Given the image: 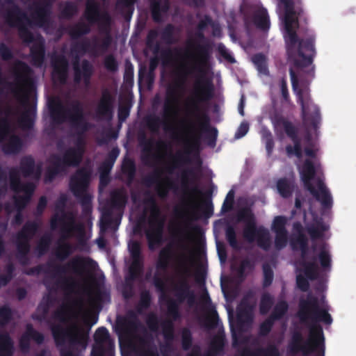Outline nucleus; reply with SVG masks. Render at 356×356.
I'll return each instance as SVG.
<instances>
[{
	"mask_svg": "<svg viewBox=\"0 0 356 356\" xmlns=\"http://www.w3.org/2000/svg\"><path fill=\"white\" fill-rule=\"evenodd\" d=\"M187 46L195 50L187 55L193 63L190 67H184L180 70L174 81L167 86L163 107V116L170 119L177 115L179 103L178 92L183 90L187 76L197 73L198 76L186 104V111L188 114L197 118L200 130L204 133V140L207 145L214 147L218 131L211 125L209 115L202 108V104L209 102L214 97V85L211 80L204 76V67L207 66L211 56L210 47L207 44H195L193 40H188Z\"/></svg>",
	"mask_w": 356,
	"mask_h": 356,
	"instance_id": "f257e3e1",
	"label": "nucleus"
},
{
	"mask_svg": "<svg viewBox=\"0 0 356 356\" xmlns=\"http://www.w3.org/2000/svg\"><path fill=\"white\" fill-rule=\"evenodd\" d=\"M298 316L304 323H309V334L304 340L299 330L291 333L289 343V351L291 355L301 353L303 355L314 354L315 356H325V336L319 323L330 325L332 317L329 314L327 306L321 307L318 298L309 294L305 299H300L298 305Z\"/></svg>",
	"mask_w": 356,
	"mask_h": 356,
	"instance_id": "f03ea898",
	"label": "nucleus"
},
{
	"mask_svg": "<svg viewBox=\"0 0 356 356\" xmlns=\"http://www.w3.org/2000/svg\"><path fill=\"white\" fill-rule=\"evenodd\" d=\"M279 5L283 6L284 9V38L289 59L298 70L311 67L307 74L314 76V66L312 63L316 55V37L314 34L309 33L305 38L300 39L296 31L298 26V18L303 14V10L299 7L296 8L293 0H279Z\"/></svg>",
	"mask_w": 356,
	"mask_h": 356,
	"instance_id": "7ed1b4c3",
	"label": "nucleus"
},
{
	"mask_svg": "<svg viewBox=\"0 0 356 356\" xmlns=\"http://www.w3.org/2000/svg\"><path fill=\"white\" fill-rule=\"evenodd\" d=\"M105 27L102 31L105 33L104 37L100 40L97 36H93L90 40L85 38L79 42L73 43L71 47V52L74 56L72 67L74 70V81L75 83L83 82L86 87L90 84L91 78L94 74V67L87 59H83L80 63L79 54H90L94 56H98L105 53L112 42V37L110 33L111 18L108 15L104 17Z\"/></svg>",
	"mask_w": 356,
	"mask_h": 356,
	"instance_id": "20e7f679",
	"label": "nucleus"
},
{
	"mask_svg": "<svg viewBox=\"0 0 356 356\" xmlns=\"http://www.w3.org/2000/svg\"><path fill=\"white\" fill-rule=\"evenodd\" d=\"M93 262L90 258L75 257L64 265L54 264L47 262L46 267L39 264L26 271L28 275H38L41 273L51 274L53 277H58L56 285L66 293H72L77 286V283L72 277L63 276L69 271L81 275L86 268Z\"/></svg>",
	"mask_w": 356,
	"mask_h": 356,
	"instance_id": "39448f33",
	"label": "nucleus"
},
{
	"mask_svg": "<svg viewBox=\"0 0 356 356\" xmlns=\"http://www.w3.org/2000/svg\"><path fill=\"white\" fill-rule=\"evenodd\" d=\"M70 107H66L59 99H53L49 102V108L54 122L62 124L68 122L72 127L76 129V141L74 148L79 147L84 154L83 134L89 129V123L84 117L83 108L79 100H73L69 103Z\"/></svg>",
	"mask_w": 356,
	"mask_h": 356,
	"instance_id": "423d86ee",
	"label": "nucleus"
},
{
	"mask_svg": "<svg viewBox=\"0 0 356 356\" xmlns=\"http://www.w3.org/2000/svg\"><path fill=\"white\" fill-rule=\"evenodd\" d=\"M50 330L60 356H77L74 351L78 350L79 348L85 349L88 345V330H85L76 323L67 327L60 323H52Z\"/></svg>",
	"mask_w": 356,
	"mask_h": 356,
	"instance_id": "0eeeda50",
	"label": "nucleus"
},
{
	"mask_svg": "<svg viewBox=\"0 0 356 356\" xmlns=\"http://www.w3.org/2000/svg\"><path fill=\"white\" fill-rule=\"evenodd\" d=\"M292 89L297 96V102L300 105L303 124L307 127L304 135L307 145L314 146L312 135L309 129L314 130L318 128L321 122V113L318 106L315 104L308 90L298 88V76L292 68L289 70Z\"/></svg>",
	"mask_w": 356,
	"mask_h": 356,
	"instance_id": "6e6552de",
	"label": "nucleus"
},
{
	"mask_svg": "<svg viewBox=\"0 0 356 356\" xmlns=\"http://www.w3.org/2000/svg\"><path fill=\"white\" fill-rule=\"evenodd\" d=\"M179 261L180 279L173 286L177 301L170 299L167 304L168 314L175 321L181 317L179 303H182L185 300H187L188 304L193 305L195 302V293L191 289L188 280V278L191 275V270L188 266L191 258L186 254H181L179 257Z\"/></svg>",
	"mask_w": 356,
	"mask_h": 356,
	"instance_id": "1a4fd4ad",
	"label": "nucleus"
},
{
	"mask_svg": "<svg viewBox=\"0 0 356 356\" xmlns=\"http://www.w3.org/2000/svg\"><path fill=\"white\" fill-rule=\"evenodd\" d=\"M127 202L128 194L124 188L111 191L107 206L104 208L100 219L101 231L104 232L113 225H120Z\"/></svg>",
	"mask_w": 356,
	"mask_h": 356,
	"instance_id": "9d476101",
	"label": "nucleus"
},
{
	"mask_svg": "<svg viewBox=\"0 0 356 356\" xmlns=\"http://www.w3.org/2000/svg\"><path fill=\"white\" fill-rule=\"evenodd\" d=\"M14 83H8L11 93L23 103L29 102V95L33 89V81L31 79L33 70L24 61L17 60L11 70Z\"/></svg>",
	"mask_w": 356,
	"mask_h": 356,
	"instance_id": "9b49d317",
	"label": "nucleus"
},
{
	"mask_svg": "<svg viewBox=\"0 0 356 356\" xmlns=\"http://www.w3.org/2000/svg\"><path fill=\"white\" fill-rule=\"evenodd\" d=\"M316 174V168L314 162L306 159L300 170L301 181L304 187L307 190L317 201L320 202L323 209H330L332 206V198L328 189L324 184L322 179L318 178L316 184L318 189H316L312 183Z\"/></svg>",
	"mask_w": 356,
	"mask_h": 356,
	"instance_id": "f8f14e48",
	"label": "nucleus"
},
{
	"mask_svg": "<svg viewBox=\"0 0 356 356\" xmlns=\"http://www.w3.org/2000/svg\"><path fill=\"white\" fill-rule=\"evenodd\" d=\"M237 222H245L243 236L250 243L257 241L259 247L268 250L270 247V237L268 230L264 226L257 227L254 213L249 207L241 209L236 213Z\"/></svg>",
	"mask_w": 356,
	"mask_h": 356,
	"instance_id": "ddd939ff",
	"label": "nucleus"
},
{
	"mask_svg": "<svg viewBox=\"0 0 356 356\" xmlns=\"http://www.w3.org/2000/svg\"><path fill=\"white\" fill-rule=\"evenodd\" d=\"M11 7L6 10L3 18L10 27L17 28L19 38L25 44L33 43L35 40L33 34L27 27L31 24L27 14L13 0H6Z\"/></svg>",
	"mask_w": 356,
	"mask_h": 356,
	"instance_id": "4468645a",
	"label": "nucleus"
},
{
	"mask_svg": "<svg viewBox=\"0 0 356 356\" xmlns=\"http://www.w3.org/2000/svg\"><path fill=\"white\" fill-rule=\"evenodd\" d=\"M40 228L36 221H27L15 236L14 243L16 247V258L22 265L29 262V254L31 251V241Z\"/></svg>",
	"mask_w": 356,
	"mask_h": 356,
	"instance_id": "2eb2a0df",
	"label": "nucleus"
},
{
	"mask_svg": "<svg viewBox=\"0 0 356 356\" xmlns=\"http://www.w3.org/2000/svg\"><path fill=\"white\" fill-rule=\"evenodd\" d=\"M253 306L249 302L248 296L241 300L236 310V322L234 327L231 324L233 346H236L243 341L241 340L242 334L250 327L252 320Z\"/></svg>",
	"mask_w": 356,
	"mask_h": 356,
	"instance_id": "dca6fc26",
	"label": "nucleus"
},
{
	"mask_svg": "<svg viewBox=\"0 0 356 356\" xmlns=\"http://www.w3.org/2000/svg\"><path fill=\"white\" fill-rule=\"evenodd\" d=\"M291 247L293 251L300 250L301 252L300 266L303 268V273L310 280H314L318 276V266L316 258L314 257L312 261H307L309 241L307 236L300 230L298 236L291 241Z\"/></svg>",
	"mask_w": 356,
	"mask_h": 356,
	"instance_id": "f3484780",
	"label": "nucleus"
},
{
	"mask_svg": "<svg viewBox=\"0 0 356 356\" xmlns=\"http://www.w3.org/2000/svg\"><path fill=\"white\" fill-rule=\"evenodd\" d=\"M9 181L10 189L16 193L24 192V195L13 197L14 205L17 211H22L29 203L31 197L35 190V186L32 182L23 183L15 167L9 170Z\"/></svg>",
	"mask_w": 356,
	"mask_h": 356,
	"instance_id": "a211bd4d",
	"label": "nucleus"
},
{
	"mask_svg": "<svg viewBox=\"0 0 356 356\" xmlns=\"http://www.w3.org/2000/svg\"><path fill=\"white\" fill-rule=\"evenodd\" d=\"M149 211L148 227L145 234L149 249L154 250L163 242L164 220L161 217V212L159 205L150 207Z\"/></svg>",
	"mask_w": 356,
	"mask_h": 356,
	"instance_id": "6ab92c4d",
	"label": "nucleus"
},
{
	"mask_svg": "<svg viewBox=\"0 0 356 356\" xmlns=\"http://www.w3.org/2000/svg\"><path fill=\"white\" fill-rule=\"evenodd\" d=\"M241 13L246 29H249L254 25L257 29L264 32L269 30L270 22L266 8L256 5L245 4L241 8Z\"/></svg>",
	"mask_w": 356,
	"mask_h": 356,
	"instance_id": "aec40b11",
	"label": "nucleus"
},
{
	"mask_svg": "<svg viewBox=\"0 0 356 356\" xmlns=\"http://www.w3.org/2000/svg\"><path fill=\"white\" fill-rule=\"evenodd\" d=\"M273 124L275 131L280 127H282L286 136L292 140L293 145H287L286 146V153L289 157L295 155L300 159L302 156V149L301 141L298 136V128L286 118L282 115H276L273 118Z\"/></svg>",
	"mask_w": 356,
	"mask_h": 356,
	"instance_id": "412c9836",
	"label": "nucleus"
},
{
	"mask_svg": "<svg viewBox=\"0 0 356 356\" xmlns=\"http://www.w3.org/2000/svg\"><path fill=\"white\" fill-rule=\"evenodd\" d=\"M163 171L160 169H156L152 174L144 179V184L147 186H151L156 184L155 191L157 195L165 199L168 197L170 191H177L178 186L177 183L170 177H165L161 181V176Z\"/></svg>",
	"mask_w": 356,
	"mask_h": 356,
	"instance_id": "4be33fe9",
	"label": "nucleus"
},
{
	"mask_svg": "<svg viewBox=\"0 0 356 356\" xmlns=\"http://www.w3.org/2000/svg\"><path fill=\"white\" fill-rule=\"evenodd\" d=\"M115 102L114 95L108 89H104L95 108L96 117L100 120L111 121L114 115Z\"/></svg>",
	"mask_w": 356,
	"mask_h": 356,
	"instance_id": "5701e85b",
	"label": "nucleus"
},
{
	"mask_svg": "<svg viewBox=\"0 0 356 356\" xmlns=\"http://www.w3.org/2000/svg\"><path fill=\"white\" fill-rule=\"evenodd\" d=\"M73 231H75V227L72 224V227L66 225L61 227L60 237L57 241V245L54 251V256L60 261L67 259L74 251L73 245L67 241L72 236Z\"/></svg>",
	"mask_w": 356,
	"mask_h": 356,
	"instance_id": "b1692460",
	"label": "nucleus"
},
{
	"mask_svg": "<svg viewBox=\"0 0 356 356\" xmlns=\"http://www.w3.org/2000/svg\"><path fill=\"white\" fill-rule=\"evenodd\" d=\"M51 3L49 0L35 1L30 10H32V17L35 24L40 26H44L48 24L51 14Z\"/></svg>",
	"mask_w": 356,
	"mask_h": 356,
	"instance_id": "393cba45",
	"label": "nucleus"
},
{
	"mask_svg": "<svg viewBox=\"0 0 356 356\" xmlns=\"http://www.w3.org/2000/svg\"><path fill=\"white\" fill-rule=\"evenodd\" d=\"M83 151L79 148L68 147L63 153L62 156L58 154L51 155V159H56L66 170L68 167H77L83 159Z\"/></svg>",
	"mask_w": 356,
	"mask_h": 356,
	"instance_id": "a878e982",
	"label": "nucleus"
},
{
	"mask_svg": "<svg viewBox=\"0 0 356 356\" xmlns=\"http://www.w3.org/2000/svg\"><path fill=\"white\" fill-rule=\"evenodd\" d=\"M91 171L87 168L78 169L70 179V188L77 195L81 191H86L90 180Z\"/></svg>",
	"mask_w": 356,
	"mask_h": 356,
	"instance_id": "bb28decb",
	"label": "nucleus"
},
{
	"mask_svg": "<svg viewBox=\"0 0 356 356\" xmlns=\"http://www.w3.org/2000/svg\"><path fill=\"white\" fill-rule=\"evenodd\" d=\"M52 77L60 84L66 83L68 77L69 62L64 55H58L51 60Z\"/></svg>",
	"mask_w": 356,
	"mask_h": 356,
	"instance_id": "cd10ccee",
	"label": "nucleus"
},
{
	"mask_svg": "<svg viewBox=\"0 0 356 356\" xmlns=\"http://www.w3.org/2000/svg\"><path fill=\"white\" fill-rule=\"evenodd\" d=\"M18 172H21L24 177H33L38 179L42 173V167L40 165L36 166L35 161L31 156H25L22 157L19 162V168H16ZM20 176V175L19 174Z\"/></svg>",
	"mask_w": 356,
	"mask_h": 356,
	"instance_id": "c85d7f7f",
	"label": "nucleus"
},
{
	"mask_svg": "<svg viewBox=\"0 0 356 356\" xmlns=\"http://www.w3.org/2000/svg\"><path fill=\"white\" fill-rule=\"evenodd\" d=\"M139 143L143 147V156L142 160L147 165H152L149 162L152 159L156 163H159L161 159V156L159 154H153V146L155 143L153 138H147L145 134L139 136Z\"/></svg>",
	"mask_w": 356,
	"mask_h": 356,
	"instance_id": "c756f323",
	"label": "nucleus"
},
{
	"mask_svg": "<svg viewBox=\"0 0 356 356\" xmlns=\"http://www.w3.org/2000/svg\"><path fill=\"white\" fill-rule=\"evenodd\" d=\"M138 326V320L133 311H129L125 317L117 319L118 329L124 334H132L136 331Z\"/></svg>",
	"mask_w": 356,
	"mask_h": 356,
	"instance_id": "7c9ffc66",
	"label": "nucleus"
},
{
	"mask_svg": "<svg viewBox=\"0 0 356 356\" xmlns=\"http://www.w3.org/2000/svg\"><path fill=\"white\" fill-rule=\"evenodd\" d=\"M131 264L128 268V272L125 276V283L131 289L134 282L140 278L144 270L143 259H131Z\"/></svg>",
	"mask_w": 356,
	"mask_h": 356,
	"instance_id": "2f4dec72",
	"label": "nucleus"
},
{
	"mask_svg": "<svg viewBox=\"0 0 356 356\" xmlns=\"http://www.w3.org/2000/svg\"><path fill=\"white\" fill-rule=\"evenodd\" d=\"M211 191L207 192L204 195V199L202 200L201 206L193 210L191 213L192 220H197L200 218L199 209L202 211V214L206 218H209L213 216V205L211 200Z\"/></svg>",
	"mask_w": 356,
	"mask_h": 356,
	"instance_id": "473e14b6",
	"label": "nucleus"
},
{
	"mask_svg": "<svg viewBox=\"0 0 356 356\" xmlns=\"http://www.w3.org/2000/svg\"><path fill=\"white\" fill-rule=\"evenodd\" d=\"M45 44L43 39L34 42L30 47L31 64L36 67H41L45 60Z\"/></svg>",
	"mask_w": 356,
	"mask_h": 356,
	"instance_id": "72a5a7b5",
	"label": "nucleus"
},
{
	"mask_svg": "<svg viewBox=\"0 0 356 356\" xmlns=\"http://www.w3.org/2000/svg\"><path fill=\"white\" fill-rule=\"evenodd\" d=\"M170 8V0H150V10L152 19L157 23L162 22L163 15Z\"/></svg>",
	"mask_w": 356,
	"mask_h": 356,
	"instance_id": "f704fd0d",
	"label": "nucleus"
},
{
	"mask_svg": "<svg viewBox=\"0 0 356 356\" xmlns=\"http://www.w3.org/2000/svg\"><path fill=\"white\" fill-rule=\"evenodd\" d=\"M172 256L173 252L170 245L163 248L159 252L158 259L156 262V270L166 272L170 267Z\"/></svg>",
	"mask_w": 356,
	"mask_h": 356,
	"instance_id": "c9c22d12",
	"label": "nucleus"
},
{
	"mask_svg": "<svg viewBox=\"0 0 356 356\" xmlns=\"http://www.w3.org/2000/svg\"><path fill=\"white\" fill-rule=\"evenodd\" d=\"M14 342L8 332L0 333V356H13Z\"/></svg>",
	"mask_w": 356,
	"mask_h": 356,
	"instance_id": "e433bc0d",
	"label": "nucleus"
},
{
	"mask_svg": "<svg viewBox=\"0 0 356 356\" xmlns=\"http://www.w3.org/2000/svg\"><path fill=\"white\" fill-rule=\"evenodd\" d=\"M23 146V141L21 138L17 135H12L8 142L3 145L2 149L6 154H18Z\"/></svg>",
	"mask_w": 356,
	"mask_h": 356,
	"instance_id": "4c0bfd02",
	"label": "nucleus"
},
{
	"mask_svg": "<svg viewBox=\"0 0 356 356\" xmlns=\"http://www.w3.org/2000/svg\"><path fill=\"white\" fill-rule=\"evenodd\" d=\"M91 31L90 26L83 22H79L69 27L67 33L72 40H76L88 35Z\"/></svg>",
	"mask_w": 356,
	"mask_h": 356,
	"instance_id": "58836bf2",
	"label": "nucleus"
},
{
	"mask_svg": "<svg viewBox=\"0 0 356 356\" xmlns=\"http://www.w3.org/2000/svg\"><path fill=\"white\" fill-rule=\"evenodd\" d=\"M50 163L51 165L47 168L44 175V181L46 183L51 182L58 174L65 171L63 166L56 159H51V157L50 158Z\"/></svg>",
	"mask_w": 356,
	"mask_h": 356,
	"instance_id": "ea45409f",
	"label": "nucleus"
},
{
	"mask_svg": "<svg viewBox=\"0 0 356 356\" xmlns=\"http://www.w3.org/2000/svg\"><path fill=\"white\" fill-rule=\"evenodd\" d=\"M249 356H281L278 347L273 343H270L266 347H260L254 352H247Z\"/></svg>",
	"mask_w": 356,
	"mask_h": 356,
	"instance_id": "a19ab883",
	"label": "nucleus"
},
{
	"mask_svg": "<svg viewBox=\"0 0 356 356\" xmlns=\"http://www.w3.org/2000/svg\"><path fill=\"white\" fill-rule=\"evenodd\" d=\"M12 108L7 107L4 111L5 117L0 119V140H4L11 130V122L9 119Z\"/></svg>",
	"mask_w": 356,
	"mask_h": 356,
	"instance_id": "79ce46f5",
	"label": "nucleus"
},
{
	"mask_svg": "<svg viewBox=\"0 0 356 356\" xmlns=\"http://www.w3.org/2000/svg\"><path fill=\"white\" fill-rule=\"evenodd\" d=\"M78 12L76 4L72 1H65L60 5V17L65 19H70Z\"/></svg>",
	"mask_w": 356,
	"mask_h": 356,
	"instance_id": "37998d69",
	"label": "nucleus"
},
{
	"mask_svg": "<svg viewBox=\"0 0 356 356\" xmlns=\"http://www.w3.org/2000/svg\"><path fill=\"white\" fill-rule=\"evenodd\" d=\"M114 343L109 341L108 346L104 344H96L91 350V356H114Z\"/></svg>",
	"mask_w": 356,
	"mask_h": 356,
	"instance_id": "c03bdc74",
	"label": "nucleus"
},
{
	"mask_svg": "<svg viewBox=\"0 0 356 356\" xmlns=\"http://www.w3.org/2000/svg\"><path fill=\"white\" fill-rule=\"evenodd\" d=\"M321 268L325 270H330L331 268V255L327 248V244L323 243L320 245V251L318 254Z\"/></svg>",
	"mask_w": 356,
	"mask_h": 356,
	"instance_id": "a18cd8bd",
	"label": "nucleus"
},
{
	"mask_svg": "<svg viewBox=\"0 0 356 356\" xmlns=\"http://www.w3.org/2000/svg\"><path fill=\"white\" fill-rule=\"evenodd\" d=\"M85 15L88 21L91 23L96 22L99 18V8L95 0H87Z\"/></svg>",
	"mask_w": 356,
	"mask_h": 356,
	"instance_id": "49530a36",
	"label": "nucleus"
},
{
	"mask_svg": "<svg viewBox=\"0 0 356 356\" xmlns=\"http://www.w3.org/2000/svg\"><path fill=\"white\" fill-rule=\"evenodd\" d=\"M289 310V305L285 300L278 301L275 305L269 317L275 322L282 319Z\"/></svg>",
	"mask_w": 356,
	"mask_h": 356,
	"instance_id": "de8ad7c7",
	"label": "nucleus"
},
{
	"mask_svg": "<svg viewBox=\"0 0 356 356\" xmlns=\"http://www.w3.org/2000/svg\"><path fill=\"white\" fill-rule=\"evenodd\" d=\"M277 188L282 197L288 198L292 195L293 185L286 178H281L277 182Z\"/></svg>",
	"mask_w": 356,
	"mask_h": 356,
	"instance_id": "09e8293b",
	"label": "nucleus"
},
{
	"mask_svg": "<svg viewBox=\"0 0 356 356\" xmlns=\"http://www.w3.org/2000/svg\"><path fill=\"white\" fill-rule=\"evenodd\" d=\"M144 122L151 133L158 134L163 121L158 115L149 114L144 118Z\"/></svg>",
	"mask_w": 356,
	"mask_h": 356,
	"instance_id": "8fccbe9b",
	"label": "nucleus"
},
{
	"mask_svg": "<svg viewBox=\"0 0 356 356\" xmlns=\"http://www.w3.org/2000/svg\"><path fill=\"white\" fill-rule=\"evenodd\" d=\"M122 172L127 176L129 183H131L136 172V167L134 160L129 158L124 159L122 163Z\"/></svg>",
	"mask_w": 356,
	"mask_h": 356,
	"instance_id": "3c124183",
	"label": "nucleus"
},
{
	"mask_svg": "<svg viewBox=\"0 0 356 356\" xmlns=\"http://www.w3.org/2000/svg\"><path fill=\"white\" fill-rule=\"evenodd\" d=\"M67 218V214L63 213L60 216L58 212H56L50 219V227L52 230H55L58 228V224H62V227L66 225L67 227H72V224L75 227V230L78 229V226L75 225L74 220L71 218L69 223H65V220Z\"/></svg>",
	"mask_w": 356,
	"mask_h": 356,
	"instance_id": "603ef678",
	"label": "nucleus"
},
{
	"mask_svg": "<svg viewBox=\"0 0 356 356\" xmlns=\"http://www.w3.org/2000/svg\"><path fill=\"white\" fill-rule=\"evenodd\" d=\"M158 36L159 31L156 29H151L148 31L146 38V44L154 55H157L160 51V43L156 41Z\"/></svg>",
	"mask_w": 356,
	"mask_h": 356,
	"instance_id": "864d4df0",
	"label": "nucleus"
},
{
	"mask_svg": "<svg viewBox=\"0 0 356 356\" xmlns=\"http://www.w3.org/2000/svg\"><path fill=\"white\" fill-rule=\"evenodd\" d=\"M132 106L131 100L129 98L122 99L118 107V117L120 122H124L129 116L130 111Z\"/></svg>",
	"mask_w": 356,
	"mask_h": 356,
	"instance_id": "5fc2aeb1",
	"label": "nucleus"
},
{
	"mask_svg": "<svg viewBox=\"0 0 356 356\" xmlns=\"http://www.w3.org/2000/svg\"><path fill=\"white\" fill-rule=\"evenodd\" d=\"M74 197L79 201L83 213H88L92 209V197L86 193V191H81L77 195L76 193H72Z\"/></svg>",
	"mask_w": 356,
	"mask_h": 356,
	"instance_id": "6e6d98bb",
	"label": "nucleus"
},
{
	"mask_svg": "<svg viewBox=\"0 0 356 356\" xmlns=\"http://www.w3.org/2000/svg\"><path fill=\"white\" fill-rule=\"evenodd\" d=\"M274 305V298L269 293H264L260 299L259 312L261 315L267 314Z\"/></svg>",
	"mask_w": 356,
	"mask_h": 356,
	"instance_id": "4d7b16f0",
	"label": "nucleus"
},
{
	"mask_svg": "<svg viewBox=\"0 0 356 356\" xmlns=\"http://www.w3.org/2000/svg\"><path fill=\"white\" fill-rule=\"evenodd\" d=\"M35 114V110L26 111L18 120L19 127L22 130H30L33 127L34 118L31 115Z\"/></svg>",
	"mask_w": 356,
	"mask_h": 356,
	"instance_id": "13d9d810",
	"label": "nucleus"
},
{
	"mask_svg": "<svg viewBox=\"0 0 356 356\" xmlns=\"http://www.w3.org/2000/svg\"><path fill=\"white\" fill-rule=\"evenodd\" d=\"M175 27L172 24H168L161 31V40L168 44H172L177 42L175 37Z\"/></svg>",
	"mask_w": 356,
	"mask_h": 356,
	"instance_id": "bf43d9fd",
	"label": "nucleus"
},
{
	"mask_svg": "<svg viewBox=\"0 0 356 356\" xmlns=\"http://www.w3.org/2000/svg\"><path fill=\"white\" fill-rule=\"evenodd\" d=\"M326 229L327 227L322 222H318L317 225L312 224L307 227V232L312 241L322 238Z\"/></svg>",
	"mask_w": 356,
	"mask_h": 356,
	"instance_id": "052dcab7",
	"label": "nucleus"
},
{
	"mask_svg": "<svg viewBox=\"0 0 356 356\" xmlns=\"http://www.w3.org/2000/svg\"><path fill=\"white\" fill-rule=\"evenodd\" d=\"M252 60L259 73L265 75L268 74L266 58L263 54H254L252 58Z\"/></svg>",
	"mask_w": 356,
	"mask_h": 356,
	"instance_id": "680f3d73",
	"label": "nucleus"
},
{
	"mask_svg": "<svg viewBox=\"0 0 356 356\" xmlns=\"http://www.w3.org/2000/svg\"><path fill=\"white\" fill-rule=\"evenodd\" d=\"M225 346V337L221 334H217L213 337L210 343L211 353L218 355L223 352Z\"/></svg>",
	"mask_w": 356,
	"mask_h": 356,
	"instance_id": "e2e57ef3",
	"label": "nucleus"
},
{
	"mask_svg": "<svg viewBox=\"0 0 356 356\" xmlns=\"http://www.w3.org/2000/svg\"><path fill=\"white\" fill-rule=\"evenodd\" d=\"M51 243V236L50 234H44L39 240L36 250L39 256L44 255L49 250Z\"/></svg>",
	"mask_w": 356,
	"mask_h": 356,
	"instance_id": "0e129e2a",
	"label": "nucleus"
},
{
	"mask_svg": "<svg viewBox=\"0 0 356 356\" xmlns=\"http://www.w3.org/2000/svg\"><path fill=\"white\" fill-rule=\"evenodd\" d=\"M94 339L96 344H104L107 346L109 341H111L108 331L105 327H100L97 329L94 334Z\"/></svg>",
	"mask_w": 356,
	"mask_h": 356,
	"instance_id": "69168bd1",
	"label": "nucleus"
},
{
	"mask_svg": "<svg viewBox=\"0 0 356 356\" xmlns=\"http://www.w3.org/2000/svg\"><path fill=\"white\" fill-rule=\"evenodd\" d=\"M189 162V159L185 154L177 153L173 158V162L171 165H168L165 170L170 175H172L174 170L177 168L180 165Z\"/></svg>",
	"mask_w": 356,
	"mask_h": 356,
	"instance_id": "338daca9",
	"label": "nucleus"
},
{
	"mask_svg": "<svg viewBox=\"0 0 356 356\" xmlns=\"http://www.w3.org/2000/svg\"><path fill=\"white\" fill-rule=\"evenodd\" d=\"M225 237L229 245L234 249H238V242L234 226L228 225L225 228Z\"/></svg>",
	"mask_w": 356,
	"mask_h": 356,
	"instance_id": "774afa93",
	"label": "nucleus"
}]
</instances>
